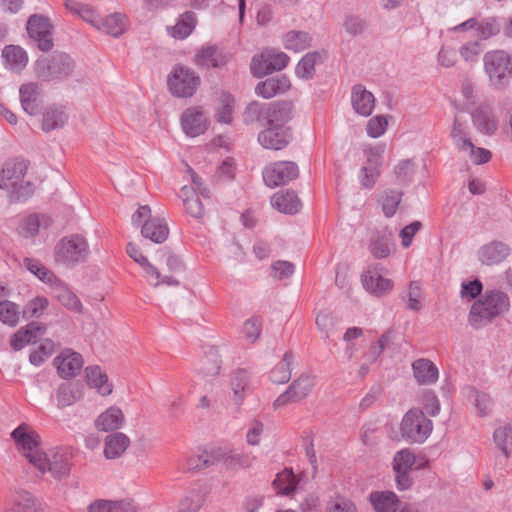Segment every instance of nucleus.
<instances>
[{
    "mask_svg": "<svg viewBox=\"0 0 512 512\" xmlns=\"http://www.w3.org/2000/svg\"><path fill=\"white\" fill-rule=\"evenodd\" d=\"M200 78L190 68L176 66L168 76V86L171 93L176 97L187 98L194 95Z\"/></svg>",
    "mask_w": 512,
    "mask_h": 512,
    "instance_id": "nucleus-10",
    "label": "nucleus"
},
{
    "mask_svg": "<svg viewBox=\"0 0 512 512\" xmlns=\"http://www.w3.org/2000/svg\"><path fill=\"white\" fill-rule=\"evenodd\" d=\"M510 307L509 297L506 293L498 290L486 291L471 307L469 322L478 328L484 322L507 312Z\"/></svg>",
    "mask_w": 512,
    "mask_h": 512,
    "instance_id": "nucleus-1",
    "label": "nucleus"
},
{
    "mask_svg": "<svg viewBox=\"0 0 512 512\" xmlns=\"http://www.w3.org/2000/svg\"><path fill=\"white\" fill-rule=\"evenodd\" d=\"M132 224L141 226V235L154 243L165 242L169 235V228L164 219L152 217L151 208L148 205H141L132 215Z\"/></svg>",
    "mask_w": 512,
    "mask_h": 512,
    "instance_id": "nucleus-5",
    "label": "nucleus"
},
{
    "mask_svg": "<svg viewBox=\"0 0 512 512\" xmlns=\"http://www.w3.org/2000/svg\"><path fill=\"white\" fill-rule=\"evenodd\" d=\"M432 430V421L418 408L407 411L401 422L402 436L414 443H423Z\"/></svg>",
    "mask_w": 512,
    "mask_h": 512,
    "instance_id": "nucleus-7",
    "label": "nucleus"
},
{
    "mask_svg": "<svg viewBox=\"0 0 512 512\" xmlns=\"http://www.w3.org/2000/svg\"><path fill=\"white\" fill-rule=\"evenodd\" d=\"M265 123L266 126L287 128L285 125L292 118V105L289 102L277 101L267 103Z\"/></svg>",
    "mask_w": 512,
    "mask_h": 512,
    "instance_id": "nucleus-21",
    "label": "nucleus"
},
{
    "mask_svg": "<svg viewBox=\"0 0 512 512\" xmlns=\"http://www.w3.org/2000/svg\"><path fill=\"white\" fill-rule=\"evenodd\" d=\"M484 70L491 85L497 89L507 86V64H512V54L504 50H492L484 54Z\"/></svg>",
    "mask_w": 512,
    "mask_h": 512,
    "instance_id": "nucleus-8",
    "label": "nucleus"
},
{
    "mask_svg": "<svg viewBox=\"0 0 512 512\" xmlns=\"http://www.w3.org/2000/svg\"><path fill=\"white\" fill-rule=\"evenodd\" d=\"M215 460H219V463H223L228 469L249 468L253 465L255 456L245 453L232 454L226 449L218 447L212 455H204L203 461L211 463Z\"/></svg>",
    "mask_w": 512,
    "mask_h": 512,
    "instance_id": "nucleus-18",
    "label": "nucleus"
},
{
    "mask_svg": "<svg viewBox=\"0 0 512 512\" xmlns=\"http://www.w3.org/2000/svg\"><path fill=\"white\" fill-rule=\"evenodd\" d=\"M76 456V450L71 446H61L43 453L40 457V464L34 467L41 473L49 472L56 480H62L69 477L73 467V459Z\"/></svg>",
    "mask_w": 512,
    "mask_h": 512,
    "instance_id": "nucleus-2",
    "label": "nucleus"
},
{
    "mask_svg": "<svg viewBox=\"0 0 512 512\" xmlns=\"http://www.w3.org/2000/svg\"><path fill=\"white\" fill-rule=\"evenodd\" d=\"M54 365L62 378L75 377L83 366L82 355L70 350L63 351L54 359Z\"/></svg>",
    "mask_w": 512,
    "mask_h": 512,
    "instance_id": "nucleus-23",
    "label": "nucleus"
},
{
    "mask_svg": "<svg viewBox=\"0 0 512 512\" xmlns=\"http://www.w3.org/2000/svg\"><path fill=\"white\" fill-rule=\"evenodd\" d=\"M296 479L292 471L285 469L284 471L277 474L273 481V487L277 491V494L290 495L296 489Z\"/></svg>",
    "mask_w": 512,
    "mask_h": 512,
    "instance_id": "nucleus-48",
    "label": "nucleus"
},
{
    "mask_svg": "<svg viewBox=\"0 0 512 512\" xmlns=\"http://www.w3.org/2000/svg\"><path fill=\"white\" fill-rule=\"evenodd\" d=\"M481 52H482V47L478 41L468 42V43L462 45L459 49V53H460L461 57L466 62L477 61Z\"/></svg>",
    "mask_w": 512,
    "mask_h": 512,
    "instance_id": "nucleus-64",
    "label": "nucleus"
},
{
    "mask_svg": "<svg viewBox=\"0 0 512 512\" xmlns=\"http://www.w3.org/2000/svg\"><path fill=\"white\" fill-rule=\"evenodd\" d=\"M370 502L376 512H396L398 498L391 491H375L370 494Z\"/></svg>",
    "mask_w": 512,
    "mask_h": 512,
    "instance_id": "nucleus-40",
    "label": "nucleus"
},
{
    "mask_svg": "<svg viewBox=\"0 0 512 512\" xmlns=\"http://www.w3.org/2000/svg\"><path fill=\"white\" fill-rule=\"evenodd\" d=\"M205 502V494L193 489L180 501L177 512H198Z\"/></svg>",
    "mask_w": 512,
    "mask_h": 512,
    "instance_id": "nucleus-49",
    "label": "nucleus"
},
{
    "mask_svg": "<svg viewBox=\"0 0 512 512\" xmlns=\"http://www.w3.org/2000/svg\"><path fill=\"white\" fill-rule=\"evenodd\" d=\"M221 361L216 351H211L201 368L200 373L206 377H215L219 374Z\"/></svg>",
    "mask_w": 512,
    "mask_h": 512,
    "instance_id": "nucleus-61",
    "label": "nucleus"
},
{
    "mask_svg": "<svg viewBox=\"0 0 512 512\" xmlns=\"http://www.w3.org/2000/svg\"><path fill=\"white\" fill-rule=\"evenodd\" d=\"M227 62V56L215 46H204L195 55V63L203 67H220Z\"/></svg>",
    "mask_w": 512,
    "mask_h": 512,
    "instance_id": "nucleus-37",
    "label": "nucleus"
},
{
    "mask_svg": "<svg viewBox=\"0 0 512 512\" xmlns=\"http://www.w3.org/2000/svg\"><path fill=\"white\" fill-rule=\"evenodd\" d=\"M412 370L416 381L421 385H430L438 380V368L428 359L415 360L412 363Z\"/></svg>",
    "mask_w": 512,
    "mask_h": 512,
    "instance_id": "nucleus-30",
    "label": "nucleus"
},
{
    "mask_svg": "<svg viewBox=\"0 0 512 512\" xmlns=\"http://www.w3.org/2000/svg\"><path fill=\"white\" fill-rule=\"evenodd\" d=\"M48 301L43 297H36L29 301L23 310V317L26 319L39 317L47 307Z\"/></svg>",
    "mask_w": 512,
    "mask_h": 512,
    "instance_id": "nucleus-60",
    "label": "nucleus"
},
{
    "mask_svg": "<svg viewBox=\"0 0 512 512\" xmlns=\"http://www.w3.org/2000/svg\"><path fill=\"white\" fill-rule=\"evenodd\" d=\"M271 205L281 213L296 214L302 204L294 191L280 190L271 198Z\"/></svg>",
    "mask_w": 512,
    "mask_h": 512,
    "instance_id": "nucleus-27",
    "label": "nucleus"
},
{
    "mask_svg": "<svg viewBox=\"0 0 512 512\" xmlns=\"http://www.w3.org/2000/svg\"><path fill=\"white\" fill-rule=\"evenodd\" d=\"M403 196L402 191L387 190L381 195L382 211L387 218H391L396 214V211L401 203Z\"/></svg>",
    "mask_w": 512,
    "mask_h": 512,
    "instance_id": "nucleus-51",
    "label": "nucleus"
},
{
    "mask_svg": "<svg viewBox=\"0 0 512 512\" xmlns=\"http://www.w3.org/2000/svg\"><path fill=\"white\" fill-rule=\"evenodd\" d=\"M249 384V374L244 369H238L232 373L230 386L234 394V400L240 404L244 398Z\"/></svg>",
    "mask_w": 512,
    "mask_h": 512,
    "instance_id": "nucleus-46",
    "label": "nucleus"
},
{
    "mask_svg": "<svg viewBox=\"0 0 512 512\" xmlns=\"http://www.w3.org/2000/svg\"><path fill=\"white\" fill-rule=\"evenodd\" d=\"M68 121V115L62 106L51 105L45 108L42 115V129L50 132L62 128Z\"/></svg>",
    "mask_w": 512,
    "mask_h": 512,
    "instance_id": "nucleus-35",
    "label": "nucleus"
},
{
    "mask_svg": "<svg viewBox=\"0 0 512 512\" xmlns=\"http://www.w3.org/2000/svg\"><path fill=\"white\" fill-rule=\"evenodd\" d=\"M130 439L121 432H115L105 438L104 455L107 459L119 458L129 447Z\"/></svg>",
    "mask_w": 512,
    "mask_h": 512,
    "instance_id": "nucleus-36",
    "label": "nucleus"
},
{
    "mask_svg": "<svg viewBox=\"0 0 512 512\" xmlns=\"http://www.w3.org/2000/svg\"><path fill=\"white\" fill-rule=\"evenodd\" d=\"M181 126L187 136L197 137L208 129L209 119L200 107H190L182 113Z\"/></svg>",
    "mask_w": 512,
    "mask_h": 512,
    "instance_id": "nucleus-16",
    "label": "nucleus"
},
{
    "mask_svg": "<svg viewBox=\"0 0 512 512\" xmlns=\"http://www.w3.org/2000/svg\"><path fill=\"white\" fill-rule=\"evenodd\" d=\"M391 235L389 233H377L375 234L370 242L369 250L371 254L377 258L382 259L386 258L390 254V242Z\"/></svg>",
    "mask_w": 512,
    "mask_h": 512,
    "instance_id": "nucleus-50",
    "label": "nucleus"
},
{
    "mask_svg": "<svg viewBox=\"0 0 512 512\" xmlns=\"http://www.w3.org/2000/svg\"><path fill=\"white\" fill-rule=\"evenodd\" d=\"M299 170L296 163L281 161L267 166L263 171V180L271 188L285 185L287 182L298 177Z\"/></svg>",
    "mask_w": 512,
    "mask_h": 512,
    "instance_id": "nucleus-13",
    "label": "nucleus"
},
{
    "mask_svg": "<svg viewBox=\"0 0 512 512\" xmlns=\"http://www.w3.org/2000/svg\"><path fill=\"white\" fill-rule=\"evenodd\" d=\"M511 251L507 243L493 240L478 249L477 257L482 265L495 266L504 262L511 255Z\"/></svg>",
    "mask_w": 512,
    "mask_h": 512,
    "instance_id": "nucleus-15",
    "label": "nucleus"
},
{
    "mask_svg": "<svg viewBox=\"0 0 512 512\" xmlns=\"http://www.w3.org/2000/svg\"><path fill=\"white\" fill-rule=\"evenodd\" d=\"M310 36L304 31H289L283 36V45L287 50L300 52L310 46Z\"/></svg>",
    "mask_w": 512,
    "mask_h": 512,
    "instance_id": "nucleus-44",
    "label": "nucleus"
},
{
    "mask_svg": "<svg viewBox=\"0 0 512 512\" xmlns=\"http://www.w3.org/2000/svg\"><path fill=\"white\" fill-rule=\"evenodd\" d=\"M27 164L24 160H10L0 172V188L15 194L17 199L24 198L32 192V185L25 181Z\"/></svg>",
    "mask_w": 512,
    "mask_h": 512,
    "instance_id": "nucleus-4",
    "label": "nucleus"
},
{
    "mask_svg": "<svg viewBox=\"0 0 512 512\" xmlns=\"http://www.w3.org/2000/svg\"><path fill=\"white\" fill-rule=\"evenodd\" d=\"M322 60L320 53H307L298 63L295 73L302 79H311L315 73V65Z\"/></svg>",
    "mask_w": 512,
    "mask_h": 512,
    "instance_id": "nucleus-47",
    "label": "nucleus"
},
{
    "mask_svg": "<svg viewBox=\"0 0 512 512\" xmlns=\"http://www.w3.org/2000/svg\"><path fill=\"white\" fill-rule=\"evenodd\" d=\"M124 420L121 409L111 406L96 418L95 426L100 431H115L122 427Z\"/></svg>",
    "mask_w": 512,
    "mask_h": 512,
    "instance_id": "nucleus-33",
    "label": "nucleus"
},
{
    "mask_svg": "<svg viewBox=\"0 0 512 512\" xmlns=\"http://www.w3.org/2000/svg\"><path fill=\"white\" fill-rule=\"evenodd\" d=\"M315 386V379L308 374H302L295 379L284 391L280 394L273 403L275 409L286 406L290 403L300 402L305 399Z\"/></svg>",
    "mask_w": 512,
    "mask_h": 512,
    "instance_id": "nucleus-11",
    "label": "nucleus"
},
{
    "mask_svg": "<svg viewBox=\"0 0 512 512\" xmlns=\"http://www.w3.org/2000/svg\"><path fill=\"white\" fill-rule=\"evenodd\" d=\"M421 403L426 412L435 417L440 412V402L437 396L430 390H425L421 396Z\"/></svg>",
    "mask_w": 512,
    "mask_h": 512,
    "instance_id": "nucleus-62",
    "label": "nucleus"
},
{
    "mask_svg": "<svg viewBox=\"0 0 512 512\" xmlns=\"http://www.w3.org/2000/svg\"><path fill=\"white\" fill-rule=\"evenodd\" d=\"M414 454L408 450L403 449L398 451L393 459V470L394 471H410L415 464Z\"/></svg>",
    "mask_w": 512,
    "mask_h": 512,
    "instance_id": "nucleus-58",
    "label": "nucleus"
},
{
    "mask_svg": "<svg viewBox=\"0 0 512 512\" xmlns=\"http://www.w3.org/2000/svg\"><path fill=\"white\" fill-rule=\"evenodd\" d=\"M65 6L70 12L78 15L92 26L96 27L97 29L101 28V17L90 5L79 3L74 0H66Z\"/></svg>",
    "mask_w": 512,
    "mask_h": 512,
    "instance_id": "nucleus-41",
    "label": "nucleus"
},
{
    "mask_svg": "<svg viewBox=\"0 0 512 512\" xmlns=\"http://www.w3.org/2000/svg\"><path fill=\"white\" fill-rule=\"evenodd\" d=\"M19 307L15 303L5 300L0 301V321L14 327L19 321Z\"/></svg>",
    "mask_w": 512,
    "mask_h": 512,
    "instance_id": "nucleus-55",
    "label": "nucleus"
},
{
    "mask_svg": "<svg viewBox=\"0 0 512 512\" xmlns=\"http://www.w3.org/2000/svg\"><path fill=\"white\" fill-rule=\"evenodd\" d=\"M315 323L323 338H329L335 332L336 319L328 311H320Z\"/></svg>",
    "mask_w": 512,
    "mask_h": 512,
    "instance_id": "nucleus-57",
    "label": "nucleus"
},
{
    "mask_svg": "<svg viewBox=\"0 0 512 512\" xmlns=\"http://www.w3.org/2000/svg\"><path fill=\"white\" fill-rule=\"evenodd\" d=\"M51 218L45 214H30L24 217L17 228L18 233L25 238L36 236L40 228H48Z\"/></svg>",
    "mask_w": 512,
    "mask_h": 512,
    "instance_id": "nucleus-29",
    "label": "nucleus"
},
{
    "mask_svg": "<svg viewBox=\"0 0 512 512\" xmlns=\"http://www.w3.org/2000/svg\"><path fill=\"white\" fill-rule=\"evenodd\" d=\"M41 88L37 83H24L19 88L22 109L29 115H37L42 106Z\"/></svg>",
    "mask_w": 512,
    "mask_h": 512,
    "instance_id": "nucleus-20",
    "label": "nucleus"
},
{
    "mask_svg": "<svg viewBox=\"0 0 512 512\" xmlns=\"http://www.w3.org/2000/svg\"><path fill=\"white\" fill-rule=\"evenodd\" d=\"M196 15L192 11H186L181 14L176 22V24L172 27H168V33L175 39H185L187 38L194 30L196 26Z\"/></svg>",
    "mask_w": 512,
    "mask_h": 512,
    "instance_id": "nucleus-38",
    "label": "nucleus"
},
{
    "mask_svg": "<svg viewBox=\"0 0 512 512\" xmlns=\"http://www.w3.org/2000/svg\"><path fill=\"white\" fill-rule=\"evenodd\" d=\"M82 398V386L75 382H63L56 391L57 406L60 409L71 406Z\"/></svg>",
    "mask_w": 512,
    "mask_h": 512,
    "instance_id": "nucleus-34",
    "label": "nucleus"
},
{
    "mask_svg": "<svg viewBox=\"0 0 512 512\" xmlns=\"http://www.w3.org/2000/svg\"><path fill=\"white\" fill-rule=\"evenodd\" d=\"M494 441L505 457L508 456L509 448L512 447V424L505 423L494 431Z\"/></svg>",
    "mask_w": 512,
    "mask_h": 512,
    "instance_id": "nucleus-52",
    "label": "nucleus"
},
{
    "mask_svg": "<svg viewBox=\"0 0 512 512\" xmlns=\"http://www.w3.org/2000/svg\"><path fill=\"white\" fill-rule=\"evenodd\" d=\"M387 126L388 122L385 116H374L367 123V134L372 138H378L385 133Z\"/></svg>",
    "mask_w": 512,
    "mask_h": 512,
    "instance_id": "nucleus-59",
    "label": "nucleus"
},
{
    "mask_svg": "<svg viewBox=\"0 0 512 512\" xmlns=\"http://www.w3.org/2000/svg\"><path fill=\"white\" fill-rule=\"evenodd\" d=\"M294 356L285 352L283 359L270 371L269 378L275 384H285L291 379Z\"/></svg>",
    "mask_w": 512,
    "mask_h": 512,
    "instance_id": "nucleus-39",
    "label": "nucleus"
},
{
    "mask_svg": "<svg viewBox=\"0 0 512 512\" xmlns=\"http://www.w3.org/2000/svg\"><path fill=\"white\" fill-rule=\"evenodd\" d=\"M8 512H42L38 500L29 492H18L13 498V505Z\"/></svg>",
    "mask_w": 512,
    "mask_h": 512,
    "instance_id": "nucleus-42",
    "label": "nucleus"
},
{
    "mask_svg": "<svg viewBox=\"0 0 512 512\" xmlns=\"http://www.w3.org/2000/svg\"><path fill=\"white\" fill-rule=\"evenodd\" d=\"M289 88V79L286 76H277L258 83L255 92L257 95L269 99L277 94L286 92Z\"/></svg>",
    "mask_w": 512,
    "mask_h": 512,
    "instance_id": "nucleus-32",
    "label": "nucleus"
},
{
    "mask_svg": "<svg viewBox=\"0 0 512 512\" xmlns=\"http://www.w3.org/2000/svg\"><path fill=\"white\" fill-rule=\"evenodd\" d=\"M450 136L453 144L460 151H467V146H471L467 126L458 117L454 118Z\"/></svg>",
    "mask_w": 512,
    "mask_h": 512,
    "instance_id": "nucleus-45",
    "label": "nucleus"
},
{
    "mask_svg": "<svg viewBox=\"0 0 512 512\" xmlns=\"http://www.w3.org/2000/svg\"><path fill=\"white\" fill-rule=\"evenodd\" d=\"M17 450L33 466L39 465L40 457L44 453L40 447L39 434L28 424L22 423L11 432Z\"/></svg>",
    "mask_w": 512,
    "mask_h": 512,
    "instance_id": "nucleus-6",
    "label": "nucleus"
},
{
    "mask_svg": "<svg viewBox=\"0 0 512 512\" xmlns=\"http://www.w3.org/2000/svg\"><path fill=\"white\" fill-rule=\"evenodd\" d=\"M85 377L89 387L94 388L102 396H108L113 391V384L107 374L99 366L85 368Z\"/></svg>",
    "mask_w": 512,
    "mask_h": 512,
    "instance_id": "nucleus-28",
    "label": "nucleus"
},
{
    "mask_svg": "<svg viewBox=\"0 0 512 512\" xmlns=\"http://www.w3.org/2000/svg\"><path fill=\"white\" fill-rule=\"evenodd\" d=\"M52 352L53 343L51 341H47L46 343L41 344L37 350L30 354L29 360L31 364L40 366L52 355Z\"/></svg>",
    "mask_w": 512,
    "mask_h": 512,
    "instance_id": "nucleus-63",
    "label": "nucleus"
},
{
    "mask_svg": "<svg viewBox=\"0 0 512 512\" xmlns=\"http://www.w3.org/2000/svg\"><path fill=\"white\" fill-rule=\"evenodd\" d=\"M3 65L13 73H20L27 66V52L20 46L7 45L2 50Z\"/></svg>",
    "mask_w": 512,
    "mask_h": 512,
    "instance_id": "nucleus-26",
    "label": "nucleus"
},
{
    "mask_svg": "<svg viewBox=\"0 0 512 512\" xmlns=\"http://www.w3.org/2000/svg\"><path fill=\"white\" fill-rule=\"evenodd\" d=\"M27 32L38 43V48L41 51L47 52L52 49V25L47 17L39 14L30 16L27 22Z\"/></svg>",
    "mask_w": 512,
    "mask_h": 512,
    "instance_id": "nucleus-14",
    "label": "nucleus"
},
{
    "mask_svg": "<svg viewBox=\"0 0 512 512\" xmlns=\"http://www.w3.org/2000/svg\"><path fill=\"white\" fill-rule=\"evenodd\" d=\"M473 126L484 135H494L499 127L498 119L492 107L486 104L479 105L471 113Z\"/></svg>",
    "mask_w": 512,
    "mask_h": 512,
    "instance_id": "nucleus-19",
    "label": "nucleus"
},
{
    "mask_svg": "<svg viewBox=\"0 0 512 512\" xmlns=\"http://www.w3.org/2000/svg\"><path fill=\"white\" fill-rule=\"evenodd\" d=\"M351 103L357 114L368 117L373 112L375 98L374 95L365 88V86L357 84L353 86L351 91Z\"/></svg>",
    "mask_w": 512,
    "mask_h": 512,
    "instance_id": "nucleus-25",
    "label": "nucleus"
},
{
    "mask_svg": "<svg viewBox=\"0 0 512 512\" xmlns=\"http://www.w3.org/2000/svg\"><path fill=\"white\" fill-rule=\"evenodd\" d=\"M90 254V249L85 237L79 234H71L61 238L54 248V259L58 264L73 267L85 262Z\"/></svg>",
    "mask_w": 512,
    "mask_h": 512,
    "instance_id": "nucleus-3",
    "label": "nucleus"
},
{
    "mask_svg": "<svg viewBox=\"0 0 512 512\" xmlns=\"http://www.w3.org/2000/svg\"><path fill=\"white\" fill-rule=\"evenodd\" d=\"M343 26L345 31L350 36H359L364 34L368 29V22L366 19L358 15H347L345 16Z\"/></svg>",
    "mask_w": 512,
    "mask_h": 512,
    "instance_id": "nucleus-56",
    "label": "nucleus"
},
{
    "mask_svg": "<svg viewBox=\"0 0 512 512\" xmlns=\"http://www.w3.org/2000/svg\"><path fill=\"white\" fill-rule=\"evenodd\" d=\"M267 103L253 101L247 105L243 112V121L245 124H252L254 122L265 123V115Z\"/></svg>",
    "mask_w": 512,
    "mask_h": 512,
    "instance_id": "nucleus-54",
    "label": "nucleus"
},
{
    "mask_svg": "<svg viewBox=\"0 0 512 512\" xmlns=\"http://www.w3.org/2000/svg\"><path fill=\"white\" fill-rule=\"evenodd\" d=\"M361 282L366 291L377 297L388 294L393 288L392 280L384 277L377 265L363 272Z\"/></svg>",
    "mask_w": 512,
    "mask_h": 512,
    "instance_id": "nucleus-17",
    "label": "nucleus"
},
{
    "mask_svg": "<svg viewBox=\"0 0 512 512\" xmlns=\"http://www.w3.org/2000/svg\"><path fill=\"white\" fill-rule=\"evenodd\" d=\"M289 57L281 51L269 50L259 56H254L251 62V73L262 77L287 66Z\"/></svg>",
    "mask_w": 512,
    "mask_h": 512,
    "instance_id": "nucleus-12",
    "label": "nucleus"
},
{
    "mask_svg": "<svg viewBox=\"0 0 512 512\" xmlns=\"http://www.w3.org/2000/svg\"><path fill=\"white\" fill-rule=\"evenodd\" d=\"M100 26L101 28L99 30H103L114 37H118L126 30L127 19L126 16L121 13H114L105 18H101Z\"/></svg>",
    "mask_w": 512,
    "mask_h": 512,
    "instance_id": "nucleus-43",
    "label": "nucleus"
},
{
    "mask_svg": "<svg viewBox=\"0 0 512 512\" xmlns=\"http://www.w3.org/2000/svg\"><path fill=\"white\" fill-rule=\"evenodd\" d=\"M289 128L266 126L258 135L259 143L266 149L280 150L291 140Z\"/></svg>",
    "mask_w": 512,
    "mask_h": 512,
    "instance_id": "nucleus-22",
    "label": "nucleus"
},
{
    "mask_svg": "<svg viewBox=\"0 0 512 512\" xmlns=\"http://www.w3.org/2000/svg\"><path fill=\"white\" fill-rule=\"evenodd\" d=\"M74 62L65 53H56L50 57H43L36 62V73L44 81L63 78L72 73Z\"/></svg>",
    "mask_w": 512,
    "mask_h": 512,
    "instance_id": "nucleus-9",
    "label": "nucleus"
},
{
    "mask_svg": "<svg viewBox=\"0 0 512 512\" xmlns=\"http://www.w3.org/2000/svg\"><path fill=\"white\" fill-rule=\"evenodd\" d=\"M23 265L29 272L38 277L41 281L49 285L52 281H55L56 276L54 273L46 268L40 261L31 258H25L23 260Z\"/></svg>",
    "mask_w": 512,
    "mask_h": 512,
    "instance_id": "nucleus-53",
    "label": "nucleus"
},
{
    "mask_svg": "<svg viewBox=\"0 0 512 512\" xmlns=\"http://www.w3.org/2000/svg\"><path fill=\"white\" fill-rule=\"evenodd\" d=\"M469 29H475L477 36L480 39H488L500 31V25L497 23L495 18H470L465 22L455 26L454 31H466Z\"/></svg>",
    "mask_w": 512,
    "mask_h": 512,
    "instance_id": "nucleus-24",
    "label": "nucleus"
},
{
    "mask_svg": "<svg viewBox=\"0 0 512 512\" xmlns=\"http://www.w3.org/2000/svg\"><path fill=\"white\" fill-rule=\"evenodd\" d=\"M52 295L66 308L72 311L81 310V302L77 296L68 288V286L59 280L57 277L55 281L50 284Z\"/></svg>",
    "mask_w": 512,
    "mask_h": 512,
    "instance_id": "nucleus-31",
    "label": "nucleus"
}]
</instances>
